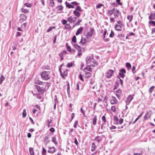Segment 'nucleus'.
Here are the masks:
<instances>
[{
    "mask_svg": "<svg viewBox=\"0 0 155 155\" xmlns=\"http://www.w3.org/2000/svg\"><path fill=\"white\" fill-rule=\"evenodd\" d=\"M107 15L109 16H111L113 14L114 18L110 17V21L112 23L115 21V18H118L120 14V13L118 9L114 8L112 9L108 10L107 12Z\"/></svg>",
    "mask_w": 155,
    "mask_h": 155,
    "instance_id": "nucleus-1",
    "label": "nucleus"
},
{
    "mask_svg": "<svg viewBox=\"0 0 155 155\" xmlns=\"http://www.w3.org/2000/svg\"><path fill=\"white\" fill-rule=\"evenodd\" d=\"M50 72L49 71H43L41 73V75L42 79L45 80H49L51 76L50 75Z\"/></svg>",
    "mask_w": 155,
    "mask_h": 155,
    "instance_id": "nucleus-2",
    "label": "nucleus"
},
{
    "mask_svg": "<svg viewBox=\"0 0 155 155\" xmlns=\"http://www.w3.org/2000/svg\"><path fill=\"white\" fill-rule=\"evenodd\" d=\"M37 84L41 86H43L45 87H47V88H48L50 85V84L49 83L43 82L39 80L36 81L35 82V84Z\"/></svg>",
    "mask_w": 155,
    "mask_h": 155,
    "instance_id": "nucleus-3",
    "label": "nucleus"
},
{
    "mask_svg": "<svg viewBox=\"0 0 155 155\" xmlns=\"http://www.w3.org/2000/svg\"><path fill=\"white\" fill-rule=\"evenodd\" d=\"M35 86L38 93L43 94L45 92L46 87H45L44 86L42 87L38 86L37 84H35Z\"/></svg>",
    "mask_w": 155,
    "mask_h": 155,
    "instance_id": "nucleus-4",
    "label": "nucleus"
},
{
    "mask_svg": "<svg viewBox=\"0 0 155 155\" xmlns=\"http://www.w3.org/2000/svg\"><path fill=\"white\" fill-rule=\"evenodd\" d=\"M59 71H60L61 74L62 78L64 79H65V77L67 76L68 75V70L66 68H61L59 69Z\"/></svg>",
    "mask_w": 155,
    "mask_h": 155,
    "instance_id": "nucleus-5",
    "label": "nucleus"
},
{
    "mask_svg": "<svg viewBox=\"0 0 155 155\" xmlns=\"http://www.w3.org/2000/svg\"><path fill=\"white\" fill-rule=\"evenodd\" d=\"M118 24L115 25L114 28L117 31H120L122 30V26L123 25V22L120 21H117Z\"/></svg>",
    "mask_w": 155,
    "mask_h": 155,
    "instance_id": "nucleus-6",
    "label": "nucleus"
},
{
    "mask_svg": "<svg viewBox=\"0 0 155 155\" xmlns=\"http://www.w3.org/2000/svg\"><path fill=\"white\" fill-rule=\"evenodd\" d=\"M114 73V71L110 69L108 70L105 73V75L107 78H110Z\"/></svg>",
    "mask_w": 155,
    "mask_h": 155,
    "instance_id": "nucleus-7",
    "label": "nucleus"
},
{
    "mask_svg": "<svg viewBox=\"0 0 155 155\" xmlns=\"http://www.w3.org/2000/svg\"><path fill=\"white\" fill-rule=\"evenodd\" d=\"M76 17L71 16L68 18L67 21L70 23H74L76 21Z\"/></svg>",
    "mask_w": 155,
    "mask_h": 155,
    "instance_id": "nucleus-8",
    "label": "nucleus"
},
{
    "mask_svg": "<svg viewBox=\"0 0 155 155\" xmlns=\"http://www.w3.org/2000/svg\"><path fill=\"white\" fill-rule=\"evenodd\" d=\"M94 30L93 28L90 29V31L88 32L86 34V37L88 39L91 38L92 36Z\"/></svg>",
    "mask_w": 155,
    "mask_h": 155,
    "instance_id": "nucleus-9",
    "label": "nucleus"
},
{
    "mask_svg": "<svg viewBox=\"0 0 155 155\" xmlns=\"http://www.w3.org/2000/svg\"><path fill=\"white\" fill-rule=\"evenodd\" d=\"M110 103L112 104H117L118 101L114 97L112 96L110 100Z\"/></svg>",
    "mask_w": 155,
    "mask_h": 155,
    "instance_id": "nucleus-10",
    "label": "nucleus"
},
{
    "mask_svg": "<svg viewBox=\"0 0 155 155\" xmlns=\"http://www.w3.org/2000/svg\"><path fill=\"white\" fill-rule=\"evenodd\" d=\"M20 18V19L19 20V22L20 23H21L23 22L26 19L27 17L24 14H22L21 15Z\"/></svg>",
    "mask_w": 155,
    "mask_h": 155,
    "instance_id": "nucleus-11",
    "label": "nucleus"
},
{
    "mask_svg": "<svg viewBox=\"0 0 155 155\" xmlns=\"http://www.w3.org/2000/svg\"><path fill=\"white\" fill-rule=\"evenodd\" d=\"M116 96L118 99H120L121 96L122 95V91L120 89L116 91Z\"/></svg>",
    "mask_w": 155,
    "mask_h": 155,
    "instance_id": "nucleus-12",
    "label": "nucleus"
},
{
    "mask_svg": "<svg viewBox=\"0 0 155 155\" xmlns=\"http://www.w3.org/2000/svg\"><path fill=\"white\" fill-rule=\"evenodd\" d=\"M126 73L125 70L124 69H122L120 70L119 74L122 78H123L125 75L124 74Z\"/></svg>",
    "mask_w": 155,
    "mask_h": 155,
    "instance_id": "nucleus-13",
    "label": "nucleus"
},
{
    "mask_svg": "<svg viewBox=\"0 0 155 155\" xmlns=\"http://www.w3.org/2000/svg\"><path fill=\"white\" fill-rule=\"evenodd\" d=\"M49 150H48V153H54L55 151H56L57 150L56 148L54 147H48Z\"/></svg>",
    "mask_w": 155,
    "mask_h": 155,
    "instance_id": "nucleus-14",
    "label": "nucleus"
},
{
    "mask_svg": "<svg viewBox=\"0 0 155 155\" xmlns=\"http://www.w3.org/2000/svg\"><path fill=\"white\" fill-rule=\"evenodd\" d=\"M84 72H91L92 71V69L90 65H87L86 67L84 68L83 70Z\"/></svg>",
    "mask_w": 155,
    "mask_h": 155,
    "instance_id": "nucleus-15",
    "label": "nucleus"
},
{
    "mask_svg": "<svg viewBox=\"0 0 155 155\" xmlns=\"http://www.w3.org/2000/svg\"><path fill=\"white\" fill-rule=\"evenodd\" d=\"M133 99V96L131 95H129L127 98V101H126L127 104H128Z\"/></svg>",
    "mask_w": 155,
    "mask_h": 155,
    "instance_id": "nucleus-16",
    "label": "nucleus"
},
{
    "mask_svg": "<svg viewBox=\"0 0 155 155\" xmlns=\"http://www.w3.org/2000/svg\"><path fill=\"white\" fill-rule=\"evenodd\" d=\"M84 77L86 78H88L91 77L92 76V74L91 72H84Z\"/></svg>",
    "mask_w": 155,
    "mask_h": 155,
    "instance_id": "nucleus-17",
    "label": "nucleus"
},
{
    "mask_svg": "<svg viewBox=\"0 0 155 155\" xmlns=\"http://www.w3.org/2000/svg\"><path fill=\"white\" fill-rule=\"evenodd\" d=\"M74 47L76 49L78 52H81L82 51V49L80 46L77 44H74Z\"/></svg>",
    "mask_w": 155,
    "mask_h": 155,
    "instance_id": "nucleus-18",
    "label": "nucleus"
},
{
    "mask_svg": "<svg viewBox=\"0 0 155 155\" xmlns=\"http://www.w3.org/2000/svg\"><path fill=\"white\" fill-rule=\"evenodd\" d=\"M73 13L76 16L79 17L81 15V14L78 11H77L74 10L73 12Z\"/></svg>",
    "mask_w": 155,
    "mask_h": 155,
    "instance_id": "nucleus-19",
    "label": "nucleus"
},
{
    "mask_svg": "<svg viewBox=\"0 0 155 155\" xmlns=\"http://www.w3.org/2000/svg\"><path fill=\"white\" fill-rule=\"evenodd\" d=\"M83 30V28L82 27H81L77 31L76 33V35H77L81 33Z\"/></svg>",
    "mask_w": 155,
    "mask_h": 155,
    "instance_id": "nucleus-20",
    "label": "nucleus"
},
{
    "mask_svg": "<svg viewBox=\"0 0 155 155\" xmlns=\"http://www.w3.org/2000/svg\"><path fill=\"white\" fill-rule=\"evenodd\" d=\"M149 18L150 20H154L155 19V13L150 14Z\"/></svg>",
    "mask_w": 155,
    "mask_h": 155,
    "instance_id": "nucleus-21",
    "label": "nucleus"
},
{
    "mask_svg": "<svg viewBox=\"0 0 155 155\" xmlns=\"http://www.w3.org/2000/svg\"><path fill=\"white\" fill-rule=\"evenodd\" d=\"M127 19L129 20V22L130 23L133 19V15H128L127 16Z\"/></svg>",
    "mask_w": 155,
    "mask_h": 155,
    "instance_id": "nucleus-22",
    "label": "nucleus"
},
{
    "mask_svg": "<svg viewBox=\"0 0 155 155\" xmlns=\"http://www.w3.org/2000/svg\"><path fill=\"white\" fill-rule=\"evenodd\" d=\"M64 28L65 29H68L69 31L71 28V27L70 24H67L65 25Z\"/></svg>",
    "mask_w": 155,
    "mask_h": 155,
    "instance_id": "nucleus-23",
    "label": "nucleus"
},
{
    "mask_svg": "<svg viewBox=\"0 0 155 155\" xmlns=\"http://www.w3.org/2000/svg\"><path fill=\"white\" fill-rule=\"evenodd\" d=\"M97 117L96 115H95L93 118V124L95 125L97 123Z\"/></svg>",
    "mask_w": 155,
    "mask_h": 155,
    "instance_id": "nucleus-24",
    "label": "nucleus"
},
{
    "mask_svg": "<svg viewBox=\"0 0 155 155\" xmlns=\"http://www.w3.org/2000/svg\"><path fill=\"white\" fill-rule=\"evenodd\" d=\"M82 21V19H79L77 21L76 23L73 25V28H74L76 26L78 25H80V22Z\"/></svg>",
    "mask_w": 155,
    "mask_h": 155,
    "instance_id": "nucleus-25",
    "label": "nucleus"
},
{
    "mask_svg": "<svg viewBox=\"0 0 155 155\" xmlns=\"http://www.w3.org/2000/svg\"><path fill=\"white\" fill-rule=\"evenodd\" d=\"M63 8V7L61 5H58L56 7V8L58 11H60L62 10Z\"/></svg>",
    "mask_w": 155,
    "mask_h": 155,
    "instance_id": "nucleus-26",
    "label": "nucleus"
},
{
    "mask_svg": "<svg viewBox=\"0 0 155 155\" xmlns=\"http://www.w3.org/2000/svg\"><path fill=\"white\" fill-rule=\"evenodd\" d=\"M65 4L66 5V7H68L69 8H74V7L73 6L68 4L67 2H65Z\"/></svg>",
    "mask_w": 155,
    "mask_h": 155,
    "instance_id": "nucleus-27",
    "label": "nucleus"
},
{
    "mask_svg": "<svg viewBox=\"0 0 155 155\" xmlns=\"http://www.w3.org/2000/svg\"><path fill=\"white\" fill-rule=\"evenodd\" d=\"M152 111L151 110H150L148 112H147L145 114L146 115L147 114V115L148 116V117L150 118L151 117V115L152 114Z\"/></svg>",
    "mask_w": 155,
    "mask_h": 155,
    "instance_id": "nucleus-28",
    "label": "nucleus"
},
{
    "mask_svg": "<svg viewBox=\"0 0 155 155\" xmlns=\"http://www.w3.org/2000/svg\"><path fill=\"white\" fill-rule=\"evenodd\" d=\"M96 146L95 144L94 143H93L92 144L91 147V151H93L95 150L96 148Z\"/></svg>",
    "mask_w": 155,
    "mask_h": 155,
    "instance_id": "nucleus-29",
    "label": "nucleus"
},
{
    "mask_svg": "<svg viewBox=\"0 0 155 155\" xmlns=\"http://www.w3.org/2000/svg\"><path fill=\"white\" fill-rule=\"evenodd\" d=\"M66 46L67 50L69 52H71L72 50L71 49V48L68 45V43H66Z\"/></svg>",
    "mask_w": 155,
    "mask_h": 155,
    "instance_id": "nucleus-30",
    "label": "nucleus"
},
{
    "mask_svg": "<svg viewBox=\"0 0 155 155\" xmlns=\"http://www.w3.org/2000/svg\"><path fill=\"white\" fill-rule=\"evenodd\" d=\"M29 151L30 155H34V153L33 148L30 147L29 148Z\"/></svg>",
    "mask_w": 155,
    "mask_h": 155,
    "instance_id": "nucleus-31",
    "label": "nucleus"
},
{
    "mask_svg": "<svg viewBox=\"0 0 155 155\" xmlns=\"http://www.w3.org/2000/svg\"><path fill=\"white\" fill-rule=\"evenodd\" d=\"M52 141L56 145L58 144V142L55 137H53L52 138Z\"/></svg>",
    "mask_w": 155,
    "mask_h": 155,
    "instance_id": "nucleus-32",
    "label": "nucleus"
},
{
    "mask_svg": "<svg viewBox=\"0 0 155 155\" xmlns=\"http://www.w3.org/2000/svg\"><path fill=\"white\" fill-rule=\"evenodd\" d=\"M55 27L54 26H51L49 28H48L47 30V32H49L50 31H52L53 29H55Z\"/></svg>",
    "mask_w": 155,
    "mask_h": 155,
    "instance_id": "nucleus-33",
    "label": "nucleus"
},
{
    "mask_svg": "<svg viewBox=\"0 0 155 155\" xmlns=\"http://www.w3.org/2000/svg\"><path fill=\"white\" fill-rule=\"evenodd\" d=\"M5 79L4 76L2 74L0 78V84H1Z\"/></svg>",
    "mask_w": 155,
    "mask_h": 155,
    "instance_id": "nucleus-34",
    "label": "nucleus"
},
{
    "mask_svg": "<svg viewBox=\"0 0 155 155\" xmlns=\"http://www.w3.org/2000/svg\"><path fill=\"white\" fill-rule=\"evenodd\" d=\"M34 96H35L37 97V98L39 99H41V97L39 94H33Z\"/></svg>",
    "mask_w": 155,
    "mask_h": 155,
    "instance_id": "nucleus-35",
    "label": "nucleus"
},
{
    "mask_svg": "<svg viewBox=\"0 0 155 155\" xmlns=\"http://www.w3.org/2000/svg\"><path fill=\"white\" fill-rule=\"evenodd\" d=\"M110 110L112 112L115 113L116 111V109L115 106H112L110 109Z\"/></svg>",
    "mask_w": 155,
    "mask_h": 155,
    "instance_id": "nucleus-36",
    "label": "nucleus"
},
{
    "mask_svg": "<svg viewBox=\"0 0 155 155\" xmlns=\"http://www.w3.org/2000/svg\"><path fill=\"white\" fill-rule=\"evenodd\" d=\"M50 68V67L48 65H46L42 67V68L43 70H49Z\"/></svg>",
    "mask_w": 155,
    "mask_h": 155,
    "instance_id": "nucleus-37",
    "label": "nucleus"
},
{
    "mask_svg": "<svg viewBox=\"0 0 155 155\" xmlns=\"http://www.w3.org/2000/svg\"><path fill=\"white\" fill-rule=\"evenodd\" d=\"M104 5L102 4H99L96 5V8L98 9L101 8L102 7H103Z\"/></svg>",
    "mask_w": 155,
    "mask_h": 155,
    "instance_id": "nucleus-38",
    "label": "nucleus"
},
{
    "mask_svg": "<svg viewBox=\"0 0 155 155\" xmlns=\"http://www.w3.org/2000/svg\"><path fill=\"white\" fill-rule=\"evenodd\" d=\"M74 10L78 12H81L82 11V9L81 7L80 6H78Z\"/></svg>",
    "mask_w": 155,
    "mask_h": 155,
    "instance_id": "nucleus-39",
    "label": "nucleus"
},
{
    "mask_svg": "<svg viewBox=\"0 0 155 155\" xmlns=\"http://www.w3.org/2000/svg\"><path fill=\"white\" fill-rule=\"evenodd\" d=\"M26 116V112L25 109L23 110V112L22 113V117L23 118H25Z\"/></svg>",
    "mask_w": 155,
    "mask_h": 155,
    "instance_id": "nucleus-40",
    "label": "nucleus"
},
{
    "mask_svg": "<svg viewBox=\"0 0 155 155\" xmlns=\"http://www.w3.org/2000/svg\"><path fill=\"white\" fill-rule=\"evenodd\" d=\"M44 142L46 143H48L49 141L48 140V136H46L45 137L44 139Z\"/></svg>",
    "mask_w": 155,
    "mask_h": 155,
    "instance_id": "nucleus-41",
    "label": "nucleus"
},
{
    "mask_svg": "<svg viewBox=\"0 0 155 155\" xmlns=\"http://www.w3.org/2000/svg\"><path fill=\"white\" fill-rule=\"evenodd\" d=\"M24 6L28 8H31L32 6V4L28 3H25L24 4Z\"/></svg>",
    "mask_w": 155,
    "mask_h": 155,
    "instance_id": "nucleus-42",
    "label": "nucleus"
},
{
    "mask_svg": "<svg viewBox=\"0 0 155 155\" xmlns=\"http://www.w3.org/2000/svg\"><path fill=\"white\" fill-rule=\"evenodd\" d=\"M126 66L128 69H130L131 68V65L129 63H126Z\"/></svg>",
    "mask_w": 155,
    "mask_h": 155,
    "instance_id": "nucleus-43",
    "label": "nucleus"
},
{
    "mask_svg": "<svg viewBox=\"0 0 155 155\" xmlns=\"http://www.w3.org/2000/svg\"><path fill=\"white\" fill-rule=\"evenodd\" d=\"M21 11L24 13H26L28 12V11L27 9H25L23 8L21 9Z\"/></svg>",
    "mask_w": 155,
    "mask_h": 155,
    "instance_id": "nucleus-44",
    "label": "nucleus"
},
{
    "mask_svg": "<svg viewBox=\"0 0 155 155\" xmlns=\"http://www.w3.org/2000/svg\"><path fill=\"white\" fill-rule=\"evenodd\" d=\"M50 5L51 7H53L54 5V3L53 0H50Z\"/></svg>",
    "mask_w": 155,
    "mask_h": 155,
    "instance_id": "nucleus-45",
    "label": "nucleus"
},
{
    "mask_svg": "<svg viewBox=\"0 0 155 155\" xmlns=\"http://www.w3.org/2000/svg\"><path fill=\"white\" fill-rule=\"evenodd\" d=\"M83 76L81 74H80L79 75L78 77L82 81H84V80L83 78Z\"/></svg>",
    "mask_w": 155,
    "mask_h": 155,
    "instance_id": "nucleus-46",
    "label": "nucleus"
},
{
    "mask_svg": "<svg viewBox=\"0 0 155 155\" xmlns=\"http://www.w3.org/2000/svg\"><path fill=\"white\" fill-rule=\"evenodd\" d=\"M72 41L74 43H76V38L75 35L73 36L72 38Z\"/></svg>",
    "mask_w": 155,
    "mask_h": 155,
    "instance_id": "nucleus-47",
    "label": "nucleus"
},
{
    "mask_svg": "<svg viewBox=\"0 0 155 155\" xmlns=\"http://www.w3.org/2000/svg\"><path fill=\"white\" fill-rule=\"evenodd\" d=\"M149 23L151 25L155 26V21H150L149 22Z\"/></svg>",
    "mask_w": 155,
    "mask_h": 155,
    "instance_id": "nucleus-48",
    "label": "nucleus"
},
{
    "mask_svg": "<svg viewBox=\"0 0 155 155\" xmlns=\"http://www.w3.org/2000/svg\"><path fill=\"white\" fill-rule=\"evenodd\" d=\"M86 41V39L85 38H82L81 40V42L82 43L84 44L85 43Z\"/></svg>",
    "mask_w": 155,
    "mask_h": 155,
    "instance_id": "nucleus-49",
    "label": "nucleus"
},
{
    "mask_svg": "<svg viewBox=\"0 0 155 155\" xmlns=\"http://www.w3.org/2000/svg\"><path fill=\"white\" fill-rule=\"evenodd\" d=\"M73 66V64L71 62L68 63L66 65V67L68 68H70L72 67Z\"/></svg>",
    "mask_w": 155,
    "mask_h": 155,
    "instance_id": "nucleus-50",
    "label": "nucleus"
},
{
    "mask_svg": "<svg viewBox=\"0 0 155 155\" xmlns=\"http://www.w3.org/2000/svg\"><path fill=\"white\" fill-rule=\"evenodd\" d=\"M114 35V33L112 30H111V33L110 34L109 37L110 38H112Z\"/></svg>",
    "mask_w": 155,
    "mask_h": 155,
    "instance_id": "nucleus-51",
    "label": "nucleus"
},
{
    "mask_svg": "<svg viewBox=\"0 0 155 155\" xmlns=\"http://www.w3.org/2000/svg\"><path fill=\"white\" fill-rule=\"evenodd\" d=\"M64 54L62 52H61L59 54L60 57L61 58V60H62L64 59Z\"/></svg>",
    "mask_w": 155,
    "mask_h": 155,
    "instance_id": "nucleus-52",
    "label": "nucleus"
},
{
    "mask_svg": "<svg viewBox=\"0 0 155 155\" xmlns=\"http://www.w3.org/2000/svg\"><path fill=\"white\" fill-rule=\"evenodd\" d=\"M114 120L117 123V121L119 120L117 116H114Z\"/></svg>",
    "mask_w": 155,
    "mask_h": 155,
    "instance_id": "nucleus-53",
    "label": "nucleus"
},
{
    "mask_svg": "<svg viewBox=\"0 0 155 155\" xmlns=\"http://www.w3.org/2000/svg\"><path fill=\"white\" fill-rule=\"evenodd\" d=\"M101 119L102 121L105 124L106 121L105 117L104 116H103L102 117Z\"/></svg>",
    "mask_w": 155,
    "mask_h": 155,
    "instance_id": "nucleus-54",
    "label": "nucleus"
},
{
    "mask_svg": "<svg viewBox=\"0 0 155 155\" xmlns=\"http://www.w3.org/2000/svg\"><path fill=\"white\" fill-rule=\"evenodd\" d=\"M46 150L44 148H43L42 151V154H43V155H46Z\"/></svg>",
    "mask_w": 155,
    "mask_h": 155,
    "instance_id": "nucleus-55",
    "label": "nucleus"
},
{
    "mask_svg": "<svg viewBox=\"0 0 155 155\" xmlns=\"http://www.w3.org/2000/svg\"><path fill=\"white\" fill-rule=\"evenodd\" d=\"M78 120L75 121L74 124V127L75 128L77 127V125L78 124Z\"/></svg>",
    "mask_w": 155,
    "mask_h": 155,
    "instance_id": "nucleus-56",
    "label": "nucleus"
},
{
    "mask_svg": "<svg viewBox=\"0 0 155 155\" xmlns=\"http://www.w3.org/2000/svg\"><path fill=\"white\" fill-rule=\"evenodd\" d=\"M26 23H23L21 26V28H22V29H24L25 28L26 26Z\"/></svg>",
    "mask_w": 155,
    "mask_h": 155,
    "instance_id": "nucleus-57",
    "label": "nucleus"
},
{
    "mask_svg": "<svg viewBox=\"0 0 155 155\" xmlns=\"http://www.w3.org/2000/svg\"><path fill=\"white\" fill-rule=\"evenodd\" d=\"M118 120L119 124H121L123 122L124 120L122 118H120Z\"/></svg>",
    "mask_w": 155,
    "mask_h": 155,
    "instance_id": "nucleus-58",
    "label": "nucleus"
},
{
    "mask_svg": "<svg viewBox=\"0 0 155 155\" xmlns=\"http://www.w3.org/2000/svg\"><path fill=\"white\" fill-rule=\"evenodd\" d=\"M155 87L154 86H153L151 87L149 89V91L150 93H151L153 90V89Z\"/></svg>",
    "mask_w": 155,
    "mask_h": 155,
    "instance_id": "nucleus-59",
    "label": "nucleus"
},
{
    "mask_svg": "<svg viewBox=\"0 0 155 155\" xmlns=\"http://www.w3.org/2000/svg\"><path fill=\"white\" fill-rule=\"evenodd\" d=\"M51 121H52V120L51 118L48 119L47 122L48 123V127H49L50 124L51 122Z\"/></svg>",
    "mask_w": 155,
    "mask_h": 155,
    "instance_id": "nucleus-60",
    "label": "nucleus"
},
{
    "mask_svg": "<svg viewBox=\"0 0 155 155\" xmlns=\"http://www.w3.org/2000/svg\"><path fill=\"white\" fill-rule=\"evenodd\" d=\"M67 20H66L65 19H63L62 20V24L64 25H66L67 23Z\"/></svg>",
    "mask_w": 155,
    "mask_h": 155,
    "instance_id": "nucleus-61",
    "label": "nucleus"
},
{
    "mask_svg": "<svg viewBox=\"0 0 155 155\" xmlns=\"http://www.w3.org/2000/svg\"><path fill=\"white\" fill-rule=\"evenodd\" d=\"M148 116L147 115V114L146 115L145 114L144 116L143 117V120H146L148 119Z\"/></svg>",
    "mask_w": 155,
    "mask_h": 155,
    "instance_id": "nucleus-62",
    "label": "nucleus"
},
{
    "mask_svg": "<svg viewBox=\"0 0 155 155\" xmlns=\"http://www.w3.org/2000/svg\"><path fill=\"white\" fill-rule=\"evenodd\" d=\"M71 4L72 5H78L79 4V3H78L76 2H72L71 3Z\"/></svg>",
    "mask_w": 155,
    "mask_h": 155,
    "instance_id": "nucleus-63",
    "label": "nucleus"
},
{
    "mask_svg": "<svg viewBox=\"0 0 155 155\" xmlns=\"http://www.w3.org/2000/svg\"><path fill=\"white\" fill-rule=\"evenodd\" d=\"M116 126H112L111 127H110V130H113L115 129L116 128Z\"/></svg>",
    "mask_w": 155,
    "mask_h": 155,
    "instance_id": "nucleus-64",
    "label": "nucleus"
}]
</instances>
